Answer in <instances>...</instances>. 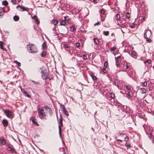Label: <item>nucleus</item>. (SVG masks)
<instances>
[{
	"mask_svg": "<svg viewBox=\"0 0 154 154\" xmlns=\"http://www.w3.org/2000/svg\"><path fill=\"white\" fill-rule=\"evenodd\" d=\"M28 48H29V51L32 53H36L38 51L37 48L36 46L33 44L29 43L27 45Z\"/></svg>",
	"mask_w": 154,
	"mask_h": 154,
	"instance_id": "obj_1",
	"label": "nucleus"
},
{
	"mask_svg": "<svg viewBox=\"0 0 154 154\" xmlns=\"http://www.w3.org/2000/svg\"><path fill=\"white\" fill-rule=\"evenodd\" d=\"M3 111L6 116L8 118L12 119L14 117V114L12 111L7 109H3Z\"/></svg>",
	"mask_w": 154,
	"mask_h": 154,
	"instance_id": "obj_2",
	"label": "nucleus"
},
{
	"mask_svg": "<svg viewBox=\"0 0 154 154\" xmlns=\"http://www.w3.org/2000/svg\"><path fill=\"white\" fill-rule=\"evenodd\" d=\"M151 31L149 30H146L144 33V38L146 39V41L148 42H150L151 40L149 39L151 36Z\"/></svg>",
	"mask_w": 154,
	"mask_h": 154,
	"instance_id": "obj_3",
	"label": "nucleus"
},
{
	"mask_svg": "<svg viewBox=\"0 0 154 154\" xmlns=\"http://www.w3.org/2000/svg\"><path fill=\"white\" fill-rule=\"evenodd\" d=\"M38 115L39 117L41 119H44L46 116L45 112L43 108H38Z\"/></svg>",
	"mask_w": 154,
	"mask_h": 154,
	"instance_id": "obj_4",
	"label": "nucleus"
},
{
	"mask_svg": "<svg viewBox=\"0 0 154 154\" xmlns=\"http://www.w3.org/2000/svg\"><path fill=\"white\" fill-rule=\"evenodd\" d=\"M129 66L130 65L129 63H124L123 65V71L125 72L128 71V73L129 71L128 70L129 68Z\"/></svg>",
	"mask_w": 154,
	"mask_h": 154,
	"instance_id": "obj_5",
	"label": "nucleus"
},
{
	"mask_svg": "<svg viewBox=\"0 0 154 154\" xmlns=\"http://www.w3.org/2000/svg\"><path fill=\"white\" fill-rule=\"evenodd\" d=\"M59 125L58 126V128L59 130V133L60 135L61 129V127L63 126L62 119V118L61 117L59 119Z\"/></svg>",
	"mask_w": 154,
	"mask_h": 154,
	"instance_id": "obj_6",
	"label": "nucleus"
},
{
	"mask_svg": "<svg viewBox=\"0 0 154 154\" xmlns=\"http://www.w3.org/2000/svg\"><path fill=\"white\" fill-rule=\"evenodd\" d=\"M42 75V77L43 79H46L48 78V75L47 73H44L43 70H42L41 72Z\"/></svg>",
	"mask_w": 154,
	"mask_h": 154,
	"instance_id": "obj_7",
	"label": "nucleus"
},
{
	"mask_svg": "<svg viewBox=\"0 0 154 154\" xmlns=\"http://www.w3.org/2000/svg\"><path fill=\"white\" fill-rule=\"evenodd\" d=\"M18 7H20V9H21L23 11H28L29 10V9L28 8H26V7L23 6H21L20 5H18V6H17V7H16L17 8H18Z\"/></svg>",
	"mask_w": 154,
	"mask_h": 154,
	"instance_id": "obj_8",
	"label": "nucleus"
},
{
	"mask_svg": "<svg viewBox=\"0 0 154 154\" xmlns=\"http://www.w3.org/2000/svg\"><path fill=\"white\" fill-rule=\"evenodd\" d=\"M5 12L4 8L0 7V18H2L3 17Z\"/></svg>",
	"mask_w": 154,
	"mask_h": 154,
	"instance_id": "obj_9",
	"label": "nucleus"
},
{
	"mask_svg": "<svg viewBox=\"0 0 154 154\" xmlns=\"http://www.w3.org/2000/svg\"><path fill=\"white\" fill-rule=\"evenodd\" d=\"M7 150L12 153H16V152L14 149L11 148L10 146H8L7 147Z\"/></svg>",
	"mask_w": 154,
	"mask_h": 154,
	"instance_id": "obj_10",
	"label": "nucleus"
},
{
	"mask_svg": "<svg viewBox=\"0 0 154 154\" xmlns=\"http://www.w3.org/2000/svg\"><path fill=\"white\" fill-rule=\"evenodd\" d=\"M60 30L62 33H66L67 32L68 28L66 26H64L63 29H60Z\"/></svg>",
	"mask_w": 154,
	"mask_h": 154,
	"instance_id": "obj_11",
	"label": "nucleus"
},
{
	"mask_svg": "<svg viewBox=\"0 0 154 154\" xmlns=\"http://www.w3.org/2000/svg\"><path fill=\"white\" fill-rule=\"evenodd\" d=\"M2 123L5 127H7L8 125V121L6 119H4L2 121Z\"/></svg>",
	"mask_w": 154,
	"mask_h": 154,
	"instance_id": "obj_12",
	"label": "nucleus"
},
{
	"mask_svg": "<svg viewBox=\"0 0 154 154\" xmlns=\"http://www.w3.org/2000/svg\"><path fill=\"white\" fill-rule=\"evenodd\" d=\"M110 95L111 97L109 100H110L111 102H112L113 101H114L113 99L115 97V94L112 93H110Z\"/></svg>",
	"mask_w": 154,
	"mask_h": 154,
	"instance_id": "obj_13",
	"label": "nucleus"
},
{
	"mask_svg": "<svg viewBox=\"0 0 154 154\" xmlns=\"http://www.w3.org/2000/svg\"><path fill=\"white\" fill-rule=\"evenodd\" d=\"M90 75L94 81V82H96L97 79V77L92 73H91V74H90Z\"/></svg>",
	"mask_w": 154,
	"mask_h": 154,
	"instance_id": "obj_14",
	"label": "nucleus"
},
{
	"mask_svg": "<svg viewBox=\"0 0 154 154\" xmlns=\"http://www.w3.org/2000/svg\"><path fill=\"white\" fill-rule=\"evenodd\" d=\"M6 143V141L5 139H0V144L2 145H4Z\"/></svg>",
	"mask_w": 154,
	"mask_h": 154,
	"instance_id": "obj_15",
	"label": "nucleus"
},
{
	"mask_svg": "<svg viewBox=\"0 0 154 154\" xmlns=\"http://www.w3.org/2000/svg\"><path fill=\"white\" fill-rule=\"evenodd\" d=\"M94 43L96 45H98L99 43V41L98 39L95 38L93 39Z\"/></svg>",
	"mask_w": 154,
	"mask_h": 154,
	"instance_id": "obj_16",
	"label": "nucleus"
},
{
	"mask_svg": "<svg viewBox=\"0 0 154 154\" xmlns=\"http://www.w3.org/2000/svg\"><path fill=\"white\" fill-rule=\"evenodd\" d=\"M32 122L33 123V124L35 125L36 126H38L39 125L36 122V121H35V119H34V118H33L32 120Z\"/></svg>",
	"mask_w": 154,
	"mask_h": 154,
	"instance_id": "obj_17",
	"label": "nucleus"
},
{
	"mask_svg": "<svg viewBox=\"0 0 154 154\" xmlns=\"http://www.w3.org/2000/svg\"><path fill=\"white\" fill-rule=\"evenodd\" d=\"M63 110L64 114L67 116L69 115L68 111L65 109V108H63Z\"/></svg>",
	"mask_w": 154,
	"mask_h": 154,
	"instance_id": "obj_18",
	"label": "nucleus"
},
{
	"mask_svg": "<svg viewBox=\"0 0 154 154\" xmlns=\"http://www.w3.org/2000/svg\"><path fill=\"white\" fill-rule=\"evenodd\" d=\"M13 19L15 21H17L19 20V17L18 16L15 15L13 17Z\"/></svg>",
	"mask_w": 154,
	"mask_h": 154,
	"instance_id": "obj_19",
	"label": "nucleus"
},
{
	"mask_svg": "<svg viewBox=\"0 0 154 154\" xmlns=\"http://www.w3.org/2000/svg\"><path fill=\"white\" fill-rule=\"evenodd\" d=\"M58 21L57 20L53 19L51 21L52 23H53L55 26L57 25Z\"/></svg>",
	"mask_w": 154,
	"mask_h": 154,
	"instance_id": "obj_20",
	"label": "nucleus"
},
{
	"mask_svg": "<svg viewBox=\"0 0 154 154\" xmlns=\"http://www.w3.org/2000/svg\"><path fill=\"white\" fill-rule=\"evenodd\" d=\"M103 34L104 35L107 36L109 35V31H103Z\"/></svg>",
	"mask_w": 154,
	"mask_h": 154,
	"instance_id": "obj_21",
	"label": "nucleus"
},
{
	"mask_svg": "<svg viewBox=\"0 0 154 154\" xmlns=\"http://www.w3.org/2000/svg\"><path fill=\"white\" fill-rule=\"evenodd\" d=\"M120 18L121 17L120 15L119 14H117L116 15V19L117 20H119Z\"/></svg>",
	"mask_w": 154,
	"mask_h": 154,
	"instance_id": "obj_22",
	"label": "nucleus"
},
{
	"mask_svg": "<svg viewBox=\"0 0 154 154\" xmlns=\"http://www.w3.org/2000/svg\"><path fill=\"white\" fill-rule=\"evenodd\" d=\"M141 92V93H145L146 92V90L145 88H141L140 89Z\"/></svg>",
	"mask_w": 154,
	"mask_h": 154,
	"instance_id": "obj_23",
	"label": "nucleus"
},
{
	"mask_svg": "<svg viewBox=\"0 0 154 154\" xmlns=\"http://www.w3.org/2000/svg\"><path fill=\"white\" fill-rule=\"evenodd\" d=\"M46 54V52L44 51H43L42 52L41 55L42 57H44Z\"/></svg>",
	"mask_w": 154,
	"mask_h": 154,
	"instance_id": "obj_24",
	"label": "nucleus"
},
{
	"mask_svg": "<svg viewBox=\"0 0 154 154\" xmlns=\"http://www.w3.org/2000/svg\"><path fill=\"white\" fill-rule=\"evenodd\" d=\"M66 23V22L64 20H62L60 21V25H64Z\"/></svg>",
	"mask_w": 154,
	"mask_h": 154,
	"instance_id": "obj_25",
	"label": "nucleus"
},
{
	"mask_svg": "<svg viewBox=\"0 0 154 154\" xmlns=\"http://www.w3.org/2000/svg\"><path fill=\"white\" fill-rule=\"evenodd\" d=\"M136 53L134 51H132L131 54L132 57H134L136 56Z\"/></svg>",
	"mask_w": 154,
	"mask_h": 154,
	"instance_id": "obj_26",
	"label": "nucleus"
},
{
	"mask_svg": "<svg viewBox=\"0 0 154 154\" xmlns=\"http://www.w3.org/2000/svg\"><path fill=\"white\" fill-rule=\"evenodd\" d=\"M2 4L5 6H7L8 4V3L6 0L2 2Z\"/></svg>",
	"mask_w": 154,
	"mask_h": 154,
	"instance_id": "obj_27",
	"label": "nucleus"
},
{
	"mask_svg": "<svg viewBox=\"0 0 154 154\" xmlns=\"http://www.w3.org/2000/svg\"><path fill=\"white\" fill-rule=\"evenodd\" d=\"M126 94L127 95V96L126 97L128 99L130 98L131 97V94L129 91H127L126 92Z\"/></svg>",
	"mask_w": 154,
	"mask_h": 154,
	"instance_id": "obj_28",
	"label": "nucleus"
},
{
	"mask_svg": "<svg viewBox=\"0 0 154 154\" xmlns=\"http://www.w3.org/2000/svg\"><path fill=\"white\" fill-rule=\"evenodd\" d=\"M116 63V65L117 66L119 67V66L120 64L119 62V61L118 60H115Z\"/></svg>",
	"mask_w": 154,
	"mask_h": 154,
	"instance_id": "obj_29",
	"label": "nucleus"
},
{
	"mask_svg": "<svg viewBox=\"0 0 154 154\" xmlns=\"http://www.w3.org/2000/svg\"><path fill=\"white\" fill-rule=\"evenodd\" d=\"M130 17V14L128 12H127L126 13V18L128 19H129Z\"/></svg>",
	"mask_w": 154,
	"mask_h": 154,
	"instance_id": "obj_30",
	"label": "nucleus"
},
{
	"mask_svg": "<svg viewBox=\"0 0 154 154\" xmlns=\"http://www.w3.org/2000/svg\"><path fill=\"white\" fill-rule=\"evenodd\" d=\"M47 47L46 43L44 42L42 45V49H45Z\"/></svg>",
	"mask_w": 154,
	"mask_h": 154,
	"instance_id": "obj_31",
	"label": "nucleus"
},
{
	"mask_svg": "<svg viewBox=\"0 0 154 154\" xmlns=\"http://www.w3.org/2000/svg\"><path fill=\"white\" fill-rule=\"evenodd\" d=\"M100 13L102 14H104L106 12V11L104 9H101L100 11Z\"/></svg>",
	"mask_w": 154,
	"mask_h": 154,
	"instance_id": "obj_32",
	"label": "nucleus"
},
{
	"mask_svg": "<svg viewBox=\"0 0 154 154\" xmlns=\"http://www.w3.org/2000/svg\"><path fill=\"white\" fill-rule=\"evenodd\" d=\"M3 43L2 41H0V48L1 49L5 50L3 47Z\"/></svg>",
	"mask_w": 154,
	"mask_h": 154,
	"instance_id": "obj_33",
	"label": "nucleus"
},
{
	"mask_svg": "<svg viewBox=\"0 0 154 154\" xmlns=\"http://www.w3.org/2000/svg\"><path fill=\"white\" fill-rule=\"evenodd\" d=\"M70 31L72 32H73L75 30V28L74 26H70Z\"/></svg>",
	"mask_w": 154,
	"mask_h": 154,
	"instance_id": "obj_34",
	"label": "nucleus"
},
{
	"mask_svg": "<svg viewBox=\"0 0 154 154\" xmlns=\"http://www.w3.org/2000/svg\"><path fill=\"white\" fill-rule=\"evenodd\" d=\"M119 134L121 135H122L123 136H125L126 137H125V138L126 139V141H127L128 140V138L127 137V136H126V134H121V133H119Z\"/></svg>",
	"mask_w": 154,
	"mask_h": 154,
	"instance_id": "obj_35",
	"label": "nucleus"
},
{
	"mask_svg": "<svg viewBox=\"0 0 154 154\" xmlns=\"http://www.w3.org/2000/svg\"><path fill=\"white\" fill-rule=\"evenodd\" d=\"M120 59L121 60H122V57H121V55H120L119 56H118L116 57H115V60H118L119 59Z\"/></svg>",
	"mask_w": 154,
	"mask_h": 154,
	"instance_id": "obj_36",
	"label": "nucleus"
},
{
	"mask_svg": "<svg viewBox=\"0 0 154 154\" xmlns=\"http://www.w3.org/2000/svg\"><path fill=\"white\" fill-rule=\"evenodd\" d=\"M116 49V47L114 46V47H112L111 48H110V49L109 50L111 51H115Z\"/></svg>",
	"mask_w": 154,
	"mask_h": 154,
	"instance_id": "obj_37",
	"label": "nucleus"
},
{
	"mask_svg": "<svg viewBox=\"0 0 154 154\" xmlns=\"http://www.w3.org/2000/svg\"><path fill=\"white\" fill-rule=\"evenodd\" d=\"M142 85L143 86H145L147 85V83L146 81H145L143 82H142Z\"/></svg>",
	"mask_w": 154,
	"mask_h": 154,
	"instance_id": "obj_38",
	"label": "nucleus"
},
{
	"mask_svg": "<svg viewBox=\"0 0 154 154\" xmlns=\"http://www.w3.org/2000/svg\"><path fill=\"white\" fill-rule=\"evenodd\" d=\"M103 72L104 73H107V71L105 68H103L102 69Z\"/></svg>",
	"mask_w": 154,
	"mask_h": 154,
	"instance_id": "obj_39",
	"label": "nucleus"
},
{
	"mask_svg": "<svg viewBox=\"0 0 154 154\" xmlns=\"http://www.w3.org/2000/svg\"><path fill=\"white\" fill-rule=\"evenodd\" d=\"M14 62L15 63H16L17 64V65H18V66H20V65H21L20 63L19 62H18L17 61V60H14Z\"/></svg>",
	"mask_w": 154,
	"mask_h": 154,
	"instance_id": "obj_40",
	"label": "nucleus"
},
{
	"mask_svg": "<svg viewBox=\"0 0 154 154\" xmlns=\"http://www.w3.org/2000/svg\"><path fill=\"white\" fill-rule=\"evenodd\" d=\"M34 20H35V21L36 23L37 24H39V22L38 20V18H37V17H36V18H35V19H34Z\"/></svg>",
	"mask_w": 154,
	"mask_h": 154,
	"instance_id": "obj_41",
	"label": "nucleus"
},
{
	"mask_svg": "<svg viewBox=\"0 0 154 154\" xmlns=\"http://www.w3.org/2000/svg\"><path fill=\"white\" fill-rule=\"evenodd\" d=\"M34 20H35V21L36 23L37 24H39V22L38 20V18H37V17H36V18H35V19H34Z\"/></svg>",
	"mask_w": 154,
	"mask_h": 154,
	"instance_id": "obj_42",
	"label": "nucleus"
},
{
	"mask_svg": "<svg viewBox=\"0 0 154 154\" xmlns=\"http://www.w3.org/2000/svg\"><path fill=\"white\" fill-rule=\"evenodd\" d=\"M63 47L64 48H70V47L67 44H65L63 45Z\"/></svg>",
	"mask_w": 154,
	"mask_h": 154,
	"instance_id": "obj_43",
	"label": "nucleus"
},
{
	"mask_svg": "<svg viewBox=\"0 0 154 154\" xmlns=\"http://www.w3.org/2000/svg\"><path fill=\"white\" fill-rule=\"evenodd\" d=\"M43 108H44L45 109H46V110H47L48 109L49 110L50 109L48 106H45L43 107Z\"/></svg>",
	"mask_w": 154,
	"mask_h": 154,
	"instance_id": "obj_44",
	"label": "nucleus"
},
{
	"mask_svg": "<svg viewBox=\"0 0 154 154\" xmlns=\"http://www.w3.org/2000/svg\"><path fill=\"white\" fill-rule=\"evenodd\" d=\"M49 113L50 115L51 116L52 114V111L51 109L50 108V109L49 110Z\"/></svg>",
	"mask_w": 154,
	"mask_h": 154,
	"instance_id": "obj_45",
	"label": "nucleus"
},
{
	"mask_svg": "<svg viewBox=\"0 0 154 154\" xmlns=\"http://www.w3.org/2000/svg\"><path fill=\"white\" fill-rule=\"evenodd\" d=\"M75 45L77 48H78L80 46V44L79 43L76 42L75 43Z\"/></svg>",
	"mask_w": 154,
	"mask_h": 154,
	"instance_id": "obj_46",
	"label": "nucleus"
},
{
	"mask_svg": "<svg viewBox=\"0 0 154 154\" xmlns=\"http://www.w3.org/2000/svg\"><path fill=\"white\" fill-rule=\"evenodd\" d=\"M126 89L127 90L130 91L131 89V87L130 86H126Z\"/></svg>",
	"mask_w": 154,
	"mask_h": 154,
	"instance_id": "obj_47",
	"label": "nucleus"
},
{
	"mask_svg": "<svg viewBox=\"0 0 154 154\" xmlns=\"http://www.w3.org/2000/svg\"><path fill=\"white\" fill-rule=\"evenodd\" d=\"M129 26H130V27L132 28L134 27L135 26L134 23H132Z\"/></svg>",
	"mask_w": 154,
	"mask_h": 154,
	"instance_id": "obj_48",
	"label": "nucleus"
},
{
	"mask_svg": "<svg viewBox=\"0 0 154 154\" xmlns=\"http://www.w3.org/2000/svg\"><path fill=\"white\" fill-rule=\"evenodd\" d=\"M151 61L150 60H146L144 61V63H151Z\"/></svg>",
	"mask_w": 154,
	"mask_h": 154,
	"instance_id": "obj_49",
	"label": "nucleus"
},
{
	"mask_svg": "<svg viewBox=\"0 0 154 154\" xmlns=\"http://www.w3.org/2000/svg\"><path fill=\"white\" fill-rule=\"evenodd\" d=\"M108 65V63L107 61L105 62L104 63V66L105 67H107Z\"/></svg>",
	"mask_w": 154,
	"mask_h": 154,
	"instance_id": "obj_50",
	"label": "nucleus"
},
{
	"mask_svg": "<svg viewBox=\"0 0 154 154\" xmlns=\"http://www.w3.org/2000/svg\"><path fill=\"white\" fill-rule=\"evenodd\" d=\"M21 91L22 92H23L24 94L25 95V94H26L27 92L26 91H25V90H24L23 89H22Z\"/></svg>",
	"mask_w": 154,
	"mask_h": 154,
	"instance_id": "obj_51",
	"label": "nucleus"
},
{
	"mask_svg": "<svg viewBox=\"0 0 154 154\" xmlns=\"http://www.w3.org/2000/svg\"><path fill=\"white\" fill-rule=\"evenodd\" d=\"M126 146L127 147H128V148H129L131 147V145H130V144H129V143H126Z\"/></svg>",
	"mask_w": 154,
	"mask_h": 154,
	"instance_id": "obj_52",
	"label": "nucleus"
},
{
	"mask_svg": "<svg viewBox=\"0 0 154 154\" xmlns=\"http://www.w3.org/2000/svg\"><path fill=\"white\" fill-rule=\"evenodd\" d=\"M83 58L84 60H86L87 59V57L85 54L83 56Z\"/></svg>",
	"mask_w": 154,
	"mask_h": 154,
	"instance_id": "obj_53",
	"label": "nucleus"
},
{
	"mask_svg": "<svg viewBox=\"0 0 154 154\" xmlns=\"http://www.w3.org/2000/svg\"><path fill=\"white\" fill-rule=\"evenodd\" d=\"M100 23L98 22L97 23H95L94 24V26H98L99 25H100Z\"/></svg>",
	"mask_w": 154,
	"mask_h": 154,
	"instance_id": "obj_54",
	"label": "nucleus"
},
{
	"mask_svg": "<svg viewBox=\"0 0 154 154\" xmlns=\"http://www.w3.org/2000/svg\"><path fill=\"white\" fill-rule=\"evenodd\" d=\"M16 0H11V2L13 3V4H16L15 1Z\"/></svg>",
	"mask_w": 154,
	"mask_h": 154,
	"instance_id": "obj_55",
	"label": "nucleus"
},
{
	"mask_svg": "<svg viewBox=\"0 0 154 154\" xmlns=\"http://www.w3.org/2000/svg\"><path fill=\"white\" fill-rule=\"evenodd\" d=\"M32 82L36 84H38L39 83V82H36L33 80H32Z\"/></svg>",
	"mask_w": 154,
	"mask_h": 154,
	"instance_id": "obj_56",
	"label": "nucleus"
},
{
	"mask_svg": "<svg viewBox=\"0 0 154 154\" xmlns=\"http://www.w3.org/2000/svg\"><path fill=\"white\" fill-rule=\"evenodd\" d=\"M91 1L94 3H97V0H91Z\"/></svg>",
	"mask_w": 154,
	"mask_h": 154,
	"instance_id": "obj_57",
	"label": "nucleus"
},
{
	"mask_svg": "<svg viewBox=\"0 0 154 154\" xmlns=\"http://www.w3.org/2000/svg\"><path fill=\"white\" fill-rule=\"evenodd\" d=\"M118 80L117 79H116L114 81V82L115 84V85H116L117 83H118Z\"/></svg>",
	"mask_w": 154,
	"mask_h": 154,
	"instance_id": "obj_58",
	"label": "nucleus"
},
{
	"mask_svg": "<svg viewBox=\"0 0 154 154\" xmlns=\"http://www.w3.org/2000/svg\"><path fill=\"white\" fill-rule=\"evenodd\" d=\"M25 96H26V97H30V96L28 94H27V93H26V94H25Z\"/></svg>",
	"mask_w": 154,
	"mask_h": 154,
	"instance_id": "obj_59",
	"label": "nucleus"
},
{
	"mask_svg": "<svg viewBox=\"0 0 154 154\" xmlns=\"http://www.w3.org/2000/svg\"><path fill=\"white\" fill-rule=\"evenodd\" d=\"M121 26H122V27H126V26L125 25V24H122L121 25Z\"/></svg>",
	"mask_w": 154,
	"mask_h": 154,
	"instance_id": "obj_60",
	"label": "nucleus"
},
{
	"mask_svg": "<svg viewBox=\"0 0 154 154\" xmlns=\"http://www.w3.org/2000/svg\"><path fill=\"white\" fill-rule=\"evenodd\" d=\"M117 141H120L121 142H122V140H120V139H117Z\"/></svg>",
	"mask_w": 154,
	"mask_h": 154,
	"instance_id": "obj_61",
	"label": "nucleus"
},
{
	"mask_svg": "<svg viewBox=\"0 0 154 154\" xmlns=\"http://www.w3.org/2000/svg\"><path fill=\"white\" fill-rule=\"evenodd\" d=\"M37 17L35 16V15H34V16L32 17V18L33 19H35V18H36V17Z\"/></svg>",
	"mask_w": 154,
	"mask_h": 154,
	"instance_id": "obj_62",
	"label": "nucleus"
},
{
	"mask_svg": "<svg viewBox=\"0 0 154 154\" xmlns=\"http://www.w3.org/2000/svg\"><path fill=\"white\" fill-rule=\"evenodd\" d=\"M150 137H152L153 136V135L151 133L150 134Z\"/></svg>",
	"mask_w": 154,
	"mask_h": 154,
	"instance_id": "obj_63",
	"label": "nucleus"
},
{
	"mask_svg": "<svg viewBox=\"0 0 154 154\" xmlns=\"http://www.w3.org/2000/svg\"><path fill=\"white\" fill-rule=\"evenodd\" d=\"M63 154H66L65 153V152H63Z\"/></svg>",
	"mask_w": 154,
	"mask_h": 154,
	"instance_id": "obj_64",
	"label": "nucleus"
}]
</instances>
